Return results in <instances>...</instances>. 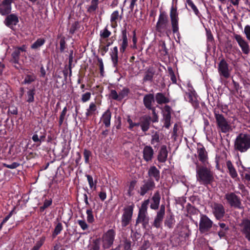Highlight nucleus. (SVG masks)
<instances>
[{"label":"nucleus","instance_id":"cd10ccee","mask_svg":"<svg viewBox=\"0 0 250 250\" xmlns=\"http://www.w3.org/2000/svg\"><path fill=\"white\" fill-rule=\"evenodd\" d=\"M145 106L148 109H152V104L154 103V96L152 94L146 95L143 98Z\"/></svg>","mask_w":250,"mask_h":250},{"label":"nucleus","instance_id":"f3484780","mask_svg":"<svg viewBox=\"0 0 250 250\" xmlns=\"http://www.w3.org/2000/svg\"><path fill=\"white\" fill-rule=\"evenodd\" d=\"M197 155L199 161L202 163L203 166H207L208 162V152L204 147L197 148Z\"/></svg>","mask_w":250,"mask_h":250},{"label":"nucleus","instance_id":"7c9ffc66","mask_svg":"<svg viewBox=\"0 0 250 250\" xmlns=\"http://www.w3.org/2000/svg\"><path fill=\"white\" fill-rule=\"evenodd\" d=\"M118 47L115 46L111 50L110 53L112 62H113V66L116 67L118 64Z\"/></svg>","mask_w":250,"mask_h":250},{"label":"nucleus","instance_id":"3c124183","mask_svg":"<svg viewBox=\"0 0 250 250\" xmlns=\"http://www.w3.org/2000/svg\"><path fill=\"white\" fill-rule=\"evenodd\" d=\"M129 90L128 88L124 87L119 93V97L120 100L126 97L129 93Z\"/></svg>","mask_w":250,"mask_h":250},{"label":"nucleus","instance_id":"2f4dec72","mask_svg":"<svg viewBox=\"0 0 250 250\" xmlns=\"http://www.w3.org/2000/svg\"><path fill=\"white\" fill-rule=\"evenodd\" d=\"M111 34V32L108 29L107 25L100 32V42L102 43H104V40L108 38Z\"/></svg>","mask_w":250,"mask_h":250},{"label":"nucleus","instance_id":"20e7f679","mask_svg":"<svg viewBox=\"0 0 250 250\" xmlns=\"http://www.w3.org/2000/svg\"><path fill=\"white\" fill-rule=\"evenodd\" d=\"M169 21L167 14L165 12H161L156 25V31L161 34L166 33L167 35L169 31Z\"/></svg>","mask_w":250,"mask_h":250},{"label":"nucleus","instance_id":"774afa93","mask_svg":"<svg viewBox=\"0 0 250 250\" xmlns=\"http://www.w3.org/2000/svg\"><path fill=\"white\" fill-rule=\"evenodd\" d=\"M8 113L13 115H17L18 113V109L14 106H11L8 109Z\"/></svg>","mask_w":250,"mask_h":250},{"label":"nucleus","instance_id":"de8ad7c7","mask_svg":"<svg viewBox=\"0 0 250 250\" xmlns=\"http://www.w3.org/2000/svg\"><path fill=\"white\" fill-rule=\"evenodd\" d=\"M45 239V237H42L40 239V241L36 243L35 245L31 249V250H39L44 243Z\"/></svg>","mask_w":250,"mask_h":250},{"label":"nucleus","instance_id":"69168bd1","mask_svg":"<svg viewBox=\"0 0 250 250\" xmlns=\"http://www.w3.org/2000/svg\"><path fill=\"white\" fill-rule=\"evenodd\" d=\"M60 51L61 52H62L64 51V49H65V38L62 37L61 38L60 42Z\"/></svg>","mask_w":250,"mask_h":250},{"label":"nucleus","instance_id":"b1692460","mask_svg":"<svg viewBox=\"0 0 250 250\" xmlns=\"http://www.w3.org/2000/svg\"><path fill=\"white\" fill-rule=\"evenodd\" d=\"M168 151L167 146L163 145L159 151L157 159L160 163H165L167 160Z\"/></svg>","mask_w":250,"mask_h":250},{"label":"nucleus","instance_id":"09e8293b","mask_svg":"<svg viewBox=\"0 0 250 250\" xmlns=\"http://www.w3.org/2000/svg\"><path fill=\"white\" fill-rule=\"evenodd\" d=\"M87 214V221L88 223H92L94 221V218L92 214V210L91 209H88L86 210Z\"/></svg>","mask_w":250,"mask_h":250},{"label":"nucleus","instance_id":"a18cd8bd","mask_svg":"<svg viewBox=\"0 0 250 250\" xmlns=\"http://www.w3.org/2000/svg\"><path fill=\"white\" fill-rule=\"evenodd\" d=\"M86 177L87 178L90 188L91 189L93 188L95 189L97 183L96 181H94L93 177L90 175H86Z\"/></svg>","mask_w":250,"mask_h":250},{"label":"nucleus","instance_id":"680f3d73","mask_svg":"<svg viewBox=\"0 0 250 250\" xmlns=\"http://www.w3.org/2000/svg\"><path fill=\"white\" fill-rule=\"evenodd\" d=\"M78 223L83 230H86L88 228V225L84 220H78Z\"/></svg>","mask_w":250,"mask_h":250},{"label":"nucleus","instance_id":"2eb2a0df","mask_svg":"<svg viewBox=\"0 0 250 250\" xmlns=\"http://www.w3.org/2000/svg\"><path fill=\"white\" fill-rule=\"evenodd\" d=\"M26 49L27 47L25 45H22L21 47L15 48L12 53V59L11 61L15 64H18L20 57L21 56H25Z\"/></svg>","mask_w":250,"mask_h":250},{"label":"nucleus","instance_id":"338daca9","mask_svg":"<svg viewBox=\"0 0 250 250\" xmlns=\"http://www.w3.org/2000/svg\"><path fill=\"white\" fill-rule=\"evenodd\" d=\"M52 201L51 199L45 200L44 202L43 206L41 208V209H44L47 208L52 204Z\"/></svg>","mask_w":250,"mask_h":250},{"label":"nucleus","instance_id":"49530a36","mask_svg":"<svg viewBox=\"0 0 250 250\" xmlns=\"http://www.w3.org/2000/svg\"><path fill=\"white\" fill-rule=\"evenodd\" d=\"M91 152L86 149L83 150V157L85 164H89V158L91 156Z\"/></svg>","mask_w":250,"mask_h":250},{"label":"nucleus","instance_id":"864d4df0","mask_svg":"<svg viewBox=\"0 0 250 250\" xmlns=\"http://www.w3.org/2000/svg\"><path fill=\"white\" fill-rule=\"evenodd\" d=\"M127 122L129 125V129L130 130H133V128L134 127L139 126L140 125L139 123H133L129 117H128Z\"/></svg>","mask_w":250,"mask_h":250},{"label":"nucleus","instance_id":"0eeeda50","mask_svg":"<svg viewBox=\"0 0 250 250\" xmlns=\"http://www.w3.org/2000/svg\"><path fill=\"white\" fill-rule=\"evenodd\" d=\"M212 225L213 222L206 215H200L199 229L201 232H208L212 228Z\"/></svg>","mask_w":250,"mask_h":250},{"label":"nucleus","instance_id":"6ab92c4d","mask_svg":"<svg viewBox=\"0 0 250 250\" xmlns=\"http://www.w3.org/2000/svg\"><path fill=\"white\" fill-rule=\"evenodd\" d=\"M12 0H4L0 5V13L2 15L8 14L11 11Z\"/></svg>","mask_w":250,"mask_h":250},{"label":"nucleus","instance_id":"f03ea898","mask_svg":"<svg viewBox=\"0 0 250 250\" xmlns=\"http://www.w3.org/2000/svg\"><path fill=\"white\" fill-rule=\"evenodd\" d=\"M250 148V135L241 133L234 142V149L241 152H246Z\"/></svg>","mask_w":250,"mask_h":250},{"label":"nucleus","instance_id":"052dcab7","mask_svg":"<svg viewBox=\"0 0 250 250\" xmlns=\"http://www.w3.org/2000/svg\"><path fill=\"white\" fill-rule=\"evenodd\" d=\"M244 33L247 39L250 41V26L247 25L244 28Z\"/></svg>","mask_w":250,"mask_h":250},{"label":"nucleus","instance_id":"ddd939ff","mask_svg":"<svg viewBox=\"0 0 250 250\" xmlns=\"http://www.w3.org/2000/svg\"><path fill=\"white\" fill-rule=\"evenodd\" d=\"M170 17L172 31L174 33H176L179 31V18L176 8L173 6H172L170 9Z\"/></svg>","mask_w":250,"mask_h":250},{"label":"nucleus","instance_id":"bb28decb","mask_svg":"<svg viewBox=\"0 0 250 250\" xmlns=\"http://www.w3.org/2000/svg\"><path fill=\"white\" fill-rule=\"evenodd\" d=\"M161 196L159 191H156L153 196L151 198V203L150 207L151 209L156 210L158 208L160 202Z\"/></svg>","mask_w":250,"mask_h":250},{"label":"nucleus","instance_id":"79ce46f5","mask_svg":"<svg viewBox=\"0 0 250 250\" xmlns=\"http://www.w3.org/2000/svg\"><path fill=\"white\" fill-rule=\"evenodd\" d=\"M62 225L61 223H58L56 226L52 234V237L53 238L56 237V236L58 235L62 229Z\"/></svg>","mask_w":250,"mask_h":250},{"label":"nucleus","instance_id":"9b49d317","mask_svg":"<svg viewBox=\"0 0 250 250\" xmlns=\"http://www.w3.org/2000/svg\"><path fill=\"white\" fill-rule=\"evenodd\" d=\"M115 232L113 229H109L103 236V247L104 249H108L113 244Z\"/></svg>","mask_w":250,"mask_h":250},{"label":"nucleus","instance_id":"473e14b6","mask_svg":"<svg viewBox=\"0 0 250 250\" xmlns=\"http://www.w3.org/2000/svg\"><path fill=\"white\" fill-rule=\"evenodd\" d=\"M155 98L156 102L159 104H166L169 102V100L162 93H158L156 94Z\"/></svg>","mask_w":250,"mask_h":250},{"label":"nucleus","instance_id":"dca6fc26","mask_svg":"<svg viewBox=\"0 0 250 250\" xmlns=\"http://www.w3.org/2000/svg\"><path fill=\"white\" fill-rule=\"evenodd\" d=\"M165 215V206L161 205L160 209L157 211L155 217L153 225L156 228L161 227L164 217Z\"/></svg>","mask_w":250,"mask_h":250},{"label":"nucleus","instance_id":"4c0bfd02","mask_svg":"<svg viewBox=\"0 0 250 250\" xmlns=\"http://www.w3.org/2000/svg\"><path fill=\"white\" fill-rule=\"evenodd\" d=\"M98 0H92L90 5L87 8V12L90 13L94 12L98 8Z\"/></svg>","mask_w":250,"mask_h":250},{"label":"nucleus","instance_id":"72a5a7b5","mask_svg":"<svg viewBox=\"0 0 250 250\" xmlns=\"http://www.w3.org/2000/svg\"><path fill=\"white\" fill-rule=\"evenodd\" d=\"M185 99L186 101L193 104L196 102L195 91H191L186 92L185 95Z\"/></svg>","mask_w":250,"mask_h":250},{"label":"nucleus","instance_id":"c9c22d12","mask_svg":"<svg viewBox=\"0 0 250 250\" xmlns=\"http://www.w3.org/2000/svg\"><path fill=\"white\" fill-rule=\"evenodd\" d=\"M97 110L95 103L92 102L90 104L88 108L87 109L85 115L86 117H89L94 114Z\"/></svg>","mask_w":250,"mask_h":250},{"label":"nucleus","instance_id":"0e129e2a","mask_svg":"<svg viewBox=\"0 0 250 250\" xmlns=\"http://www.w3.org/2000/svg\"><path fill=\"white\" fill-rule=\"evenodd\" d=\"M153 74L151 72H147L144 78V81H151L152 80Z\"/></svg>","mask_w":250,"mask_h":250},{"label":"nucleus","instance_id":"58836bf2","mask_svg":"<svg viewBox=\"0 0 250 250\" xmlns=\"http://www.w3.org/2000/svg\"><path fill=\"white\" fill-rule=\"evenodd\" d=\"M159 135L157 132H155L152 135L151 144L154 146V147H157L159 146Z\"/></svg>","mask_w":250,"mask_h":250},{"label":"nucleus","instance_id":"7ed1b4c3","mask_svg":"<svg viewBox=\"0 0 250 250\" xmlns=\"http://www.w3.org/2000/svg\"><path fill=\"white\" fill-rule=\"evenodd\" d=\"M149 202V201L147 199L142 204L136 219V224L141 223L144 228H146L149 223V218L147 211Z\"/></svg>","mask_w":250,"mask_h":250},{"label":"nucleus","instance_id":"423d86ee","mask_svg":"<svg viewBox=\"0 0 250 250\" xmlns=\"http://www.w3.org/2000/svg\"><path fill=\"white\" fill-rule=\"evenodd\" d=\"M225 198L230 207L239 209L242 208L241 199L235 193H227L225 195Z\"/></svg>","mask_w":250,"mask_h":250},{"label":"nucleus","instance_id":"4468645a","mask_svg":"<svg viewBox=\"0 0 250 250\" xmlns=\"http://www.w3.org/2000/svg\"><path fill=\"white\" fill-rule=\"evenodd\" d=\"M155 188V184L153 180L148 179L143 181V184L141 186L140 194L142 196L145 195L147 192L153 190Z\"/></svg>","mask_w":250,"mask_h":250},{"label":"nucleus","instance_id":"bf43d9fd","mask_svg":"<svg viewBox=\"0 0 250 250\" xmlns=\"http://www.w3.org/2000/svg\"><path fill=\"white\" fill-rule=\"evenodd\" d=\"M14 210H12L2 220L0 225V229L1 228L2 226L7 222L8 220L12 217Z\"/></svg>","mask_w":250,"mask_h":250},{"label":"nucleus","instance_id":"9d476101","mask_svg":"<svg viewBox=\"0 0 250 250\" xmlns=\"http://www.w3.org/2000/svg\"><path fill=\"white\" fill-rule=\"evenodd\" d=\"M212 212L217 220H221L225 214V209L224 206L217 203H213L211 205Z\"/></svg>","mask_w":250,"mask_h":250},{"label":"nucleus","instance_id":"8fccbe9b","mask_svg":"<svg viewBox=\"0 0 250 250\" xmlns=\"http://www.w3.org/2000/svg\"><path fill=\"white\" fill-rule=\"evenodd\" d=\"M173 223L174 218L172 216L167 218L165 222V225L169 228H171L173 227Z\"/></svg>","mask_w":250,"mask_h":250},{"label":"nucleus","instance_id":"a211bd4d","mask_svg":"<svg viewBox=\"0 0 250 250\" xmlns=\"http://www.w3.org/2000/svg\"><path fill=\"white\" fill-rule=\"evenodd\" d=\"M241 231L246 239L250 241V221L246 219L241 224Z\"/></svg>","mask_w":250,"mask_h":250},{"label":"nucleus","instance_id":"6e6d98bb","mask_svg":"<svg viewBox=\"0 0 250 250\" xmlns=\"http://www.w3.org/2000/svg\"><path fill=\"white\" fill-rule=\"evenodd\" d=\"M168 70L169 72V74L170 75V79L173 83H176V78L174 74V72L172 70V69L171 67L168 68Z\"/></svg>","mask_w":250,"mask_h":250},{"label":"nucleus","instance_id":"39448f33","mask_svg":"<svg viewBox=\"0 0 250 250\" xmlns=\"http://www.w3.org/2000/svg\"><path fill=\"white\" fill-rule=\"evenodd\" d=\"M217 129L219 131L226 133L232 130L230 123L221 114L214 113Z\"/></svg>","mask_w":250,"mask_h":250},{"label":"nucleus","instance_id":"37998d69","mask_svg":"<svg viewBox=\"0 0 250 250\" xmlns=\"http://www.w3.org/2000/svg\"><path fill=\"white\" fill-rule=\"evenodd\" d=\"M67 107L65 106L62 109L59 118V125L61 126L65 119V117L67 112Z\"/></svg>","mask_w":250,"mask_h":250},{"label":"nucleus","instance_id":"e433bc0d","mask_svg":"<svg viewBox=\"0 0 250 250\" xmlns=\"http://www.w3.org/2000/svg\"><path fill=\"white\" fill-rule=\"evenodd\" d=\"M45 41L43 38H39L36 40L31 46V48L33 49H38L41 46L43 45Z\"/></svg>","mask_w":250,"mask_h":250},{"label":"nucleus","instance_id":"f8f14e48","mask_svg":"<svg viewBox=\"0 0 250 250\" xmlns=\"http://www.w3.org/2000/svg\"><path fill=\"white\" fill-rule=\"evenodd\" d=\"M234 38L241 49L242 53L245 55H248L250 53V46L248 42L240 35L235 34Z\"/></svg>","mask_w":250,"mask_h":250},{"label":"nucleus","instance_id":"5fc2aeb1","mask_svg":"<svg viewBox=\"0 0 250 250\" xmlns=\"http://www.w3.org/2000/svg\"><path fill=\"white\" fill-rule=\"evenodd\" d=\"M91 98V93L87 92L82 95L81 100L83 103H85L89 101Z\"/></svg>","mask_w":250,"mask_h":250},{"label":"nucleus","instance_id":"c756f323","mask_svg":"<svg viewBox=\"0 0 250 250\" xmlns=\"http://www.w3.org/2000/svg\"><path fill=\"white\" fill-rule=\"evenodd\" d=\"M226 166L230 177L233 179L236 178L238 176V174L231 162L229 160L227 161Z\"/></svg>","mask_w":250,"mask_h":250},{"label":"nucleus","instance_id":"a878e982","mask_svg":"<svg viewBox=\"0 0 250 250\" xmlns=\"http://www.w3.org/2000/svg\"><path fill=\"white\" fill-rule=\"evenodd\" d=\"M151 122V117L149 116H144L140 119V125L144 132H146L149 128Z\"/></svg>","mask_w":250,"mask_h":250},{"label":"nucleus","instance_id":"393cba45","mask_svg":"<svg viewBox=\"0 0 250 250\" xmlns=\"http://www.w3.org/2000/svg\"><path fill=\"white\" fill-rule=\"evenodd\" d=\"M41 131L39 132L36 131L33 135L32 136V139L35 143H40V144L42 142H43L45 139L46 135L44 129H40Z\"/></svg>","mask_w":250,"mask_h":250},{"label":"nucleus","instance_id":"4d7b16f0","mask_svg":"<svg viewBox=\"0 0 250 250\" xmlns=\"http://www.w3.org/2000/svg\"><path fill=\"white\" fill-rule=\"evenodd\" d=\"M98 62H99V66L100 67V71L101 75L104 76V66L103 60L101 58L98 59Z\"/></svg>","mask_w":250,"mask_h":250},{"label":"nucleus","instance_id":"603ef678","mask_svg":"<svg viewBox=\"0 0 250 250\" xmlns=\"http://www.w3.org/2000/svg\"><path fill=\"white\" fill-rule=\"evenodd\" d=\"M119 17V11L118 10L114 11L111 15L110 21L116 23Z\"/></svg>","mask_w":250,"mask_h":250},{"label":"nucleus","instance_id":"f257e3e1","mask_svg":"<svg viewBox=\"0 0 250 250\" xmlns=\"http://www.w3.org/2000/svg\"><path fill=\"white\" fill-rule=\"evenodd\" d=\"M196 179L201 185L207 186L210 184L214 180L213 173L207 166H199L198 162L195 163Z\"/></svg>","mask_w":250,"mask_h":250},{"label":"nucleus","instance_id":"a19ab883","mask_svg":"<svg viewBox=\"0 0 250 250\" xmlns=\"http://www.w3.org/2000/svg\"><path fill=\"white\" fill-rule=\"evenodd\" d=\"M36 79V76L34 74L27 75L23 82L24 84H30L34 82Z\"/></svg>","mask_w":250,"mask_h":250},{"label":"nucleus","instance_id":"6e6552de","mask_svg":"<svg viewBox=\"0 0 250 250\" xmlns=\"http://www.w3.org/2000/svg\"><path fill=\"white\" fill-rule=\"evenodd\" d=\"M134 205H130L125 208L122 216L121 223L123 227L127 226L130 223L133 214Z\"/></svg>","mask_w":250,"mask_h":250},{"label":"nucleus","instance_id":"aec40b11","mask_svg":"<svg viewBox=\"0 0 250 250\" xmlns=\"http://www.w3.org/2000/svg\"><path fill=\"white\" fill-rule=\"evenodd\" d=\"M19 22L18 17L15 14H10L6 18L4 23L8 27L13 29Z\"/></svg>","mask_w":250,"mask_h":250},{"label":"nucleus","instance_id":"c03bdc74","mask_svg":"<svg viewBox=\"0 0 250 250\" xmlns=\"http://www.w3.org/2000/svg\"><path fill=\"white\" fill-rule=\"evenodd\" d=\"M164 126L168 128L170 126L171 115H163Z\"/></svg>","mask_w":250,"mask_h":250},{"label":"nucleus","instance_id":"e2e57ef3","mask_svg":"<svg viewBox=\"0 0 250 250\" xmlns=\"http://www.w3.org/2000/svg\"><path fill=\"white\" fill-rule=\"evenodd\" d=\"M19 166H20V164L18 163H17V162H14V163H12L11 164H10V165L6 164H3V166L4 167L8 168H10V169L16 168L17 167H18Z\"/></svg>","mask_w":250,"mask_h":250},{"label":"nucleus","instance_id":"412c9836","mask_svg":"<svg viewBox=\"0 0 250 250\" xmlns=\"http://www.w3.org/2000/svg\"><path fill=\"white\" fill-rule=\"evenodd\" d=\"M148 179H154L158 182L160 178V173L159 170L155 166H151L148 170Z\"/></svg>","mask_w":250,"mask_h":250},{"label":"nucleus","instance_id":"ea45409f","mask_svg":"<svg viewBox=\"0 0 250 250\" xmlns=\"http://www.w3.org/2000/svg\"><path fill=\"white\" fill-rule=\"evenodd\" d=\"M186 3L190 7L196 15H199L200 14L199 11L192 0H186Z\"/></svg>","mask_w":250,"mask_h":250},{"label":"nucleus","instance_id":"5701e85b","mask_svg":"<svg viewBox=\"0 0 250 250\" xmlns=\"http://www.w3.org/2000/svg\"><path fill=\"white\" fill-rule=\"evenodd\" d=\"M143 158L146 162L151 161L153 157L154 151L150 146H145L143 151Z\"/></svg>","mask_w":250,"mask_h":250},{"label":"nucleus","instance_id":"1a4fd4ad","mask_svg":"<svg viewBox=\"0 0 250 250\" xmlns=\"http://www.w3.org/2000/svg\"><path fill=\"white\" fill-rule=\"evenodd\" d=\"M218 71L221 77L228 79L230 76L231 69H229V64L224 59H222L218 63Z\"/></svg>","mask_w":250,"mask_h":250},{"label":"nucleus","instance_id":"4be33fe9","mask_svg":"<svg viewBox=\"0 0 250 250\" xmlns=\"http://www.w3.org/2000/svg\"><path fill=\"white\" fill-rule=\"evenodd\" d=\"M120 45V52L123 53L125 52L126 47L128 46V40L126 30H124L122 32V39L119 41Z\"/></svg>","mask_w":250,"mask_h":250},{"label":"nucleus","instance_id":"13d9d810","mask_svg":"<svg viewBox=\"0 0 250 250\" xmlns=\"http://www.w3.org/2000/svg\"><path fill=\"white\" fill-rule=\"evenodd\" d=\"M110 97L116 100H120L119 93H117L115 90H111L110 94Z\"/></svg>","mask_w":250,"mask_h":250},{"label":"nucleus","instance_id":"f704fd0d","mask_svg":"<svg viewBox=\"0 0 250 250\" xmlns=\"http://www.w3.org/2000/svg\"><path fill=\"white\" fill-rule=\"evenodd\" d=\"M35 95V89H29L27 91L26 94V102L30 103L34 102V96Z\"/></svg>","mask_w":250,"mask_h":250},{"label":"nucleus","instance_id":"c85d7f7f","mask_svg":"<svg viewBox=\"0 0 250 250\" xmlns=\"http://www.w3.org/2000/svg\"><path fill=\"white\" fill-rule=\"evenodd\" d=\"M111 118V113L109 109H107L102 115L101 118V121L104 125L106 127H108L110 125Z\"/></svg>","mask_w":250,"mask_h":250}]
</instances>
